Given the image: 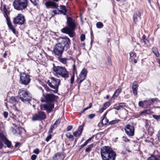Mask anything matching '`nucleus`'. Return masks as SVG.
<instances>
[{
  "mask_svg": "<svg viewBox=\"0 0 160 160\" xmlns=\"http://www.w3.org/2000/svg\"><path fill=\"white\" fill-rule=\"evenodd\" d=\"M3 10L4 12V16L6 18L7 21L10 20V19L8 17V15L9 14V13L8 12V10L4 7Z\"/></svg>",
  "mask_w": 160,
  "mask_h": 160,
  "instance_id": "26",
  "label": "nucleus"
},
{
  "mask_svg": "<svg viewBox=\"0 0 160 160\" xmlns=\"http://www.w3.org/2000/svg\"><path fill=\"white\" fill-rule=\"evenodd\" d=\"M37 158L36 155H33L32 156L31 158L32 160H35Z\"/></svg>",
  "mask_w": 160,
  "mask_h": 160,
  "instance_id": "59",
  "label": "nucleus"
},
{
  "mask_svg": "<svg viewBox=\"0 0 160 160\" xmlns=\"http://www.w3.org/2000/svg\"><path fill=\"white\" fill-rule=\"evenodd\" d=\"M20 115L19 111L17 109L16 110H14L13 113L11 112L10 115L12 118L14 119H16V116H19Z\"/></svg>",
  "mask_w": 160,
  "mask_h": 160,
  "instance_id": "19",
  "label": "nucleus"
},
{
  "mask_svg": "<svg viewBox=\"0 0 160 160\" xmlns=\"http://www.w3.org/2000/svg\"><path fill=\"white\" fill-rule=\"evenodd\" d=\"M144 104H145V103H144V102H143L142 101H140L138 103L139 106L142 107H144L143 105Z\"/></svg>",
  "mask_w": 160,
  "mask_h": 160,
  "instance_id": "48",
  "label": "nucleus"
},
{
  "mask_svg": "<svg viewBox=\"0 0 160 160\" xmlns=\"http://www.w3.org/2000/svg\"><path fill=\"white\" fill-rule=\"evenodd\" d=\"M2 132H0V150L2 149L4 146V144L3 143L2 140Z\"/></svg>",
  "mask_w": 160,
  "mask_h": 160,
  "instance_id": "31",
  "label": "nucleus"
},
{
  "mask_svg": "<svg viewBox=\"0 0 160 160\" xmlns=\"http://www.w3.org/2000/svg\"><path fill=\"white\" fill-rule=\"evenodd\" d=\"M46 115L44 112L42 111L38 112L37 113L34 115L32 118L33 121L40 120L45 119Z\"/></svg>",
  "mask_w": 160,
  "mask_h": 160,
  "instance_id": "11",
  "label": "nucleus"
},
{
  "mask_svg": "<svg viewBox=\"0 0 160 160\" xmlns=\"http://www.w3.org/2000/svg\"><path fill=\"white\" fill-rule=\"evenodd\" d=\"M158 99V98H156L151 99L150 101H151L152 103L149 104V105H151V104H152L154 102V101H157Z\"/></svg>",
  "mask_w": 160,
  "mask_h": 160,
  "instance_id": "49",
  "label": "nucleus"
},
{
  "mask_svg": "<svg viewBox=\"0 0 160 160\" xmlns=\"http://www.w3.org/2000/svg\"><path fill=\"white\" fill-rule=\"evenodd\" d=\"M18 98L17 97H11L9 100V103L15 104V103L18 102L17 99Z\"/></svg>",
  "mask_w": 160,
  "mask_h": 160,
  "instance_id": "24",
  "label": "nucleus"
},
{
  "mask_svg": "<svg viewBox=\"0 0 160 160\" xmlns=\"http://www.w3.org/2000/svg\"><path fill=\"white\" fill-rule=\"evenodd\" d=\"M66 136L71 141H72L74 140L73 136L69 132H68L66 134Z\"/></svg>",
  "mask_w": 160,
  "mask_h": 160,
  "instance_id": "32",
  "label": "nucleus"
},
{
  "mask_svg": "<svg viewBox=\"0 0 160 160\" xmlns=\"http://www.w3.org/2000/svg\"><path fill=\"white\" fill-rule=\"evenodd\" d=\"M31 2L33 4L34 6H36L37 5L38 3V0H30Z\"/></svg>",
  "mask_w": 160,
  "mask_h": 160,
  "instance_id": "40",
  "label": "nucleus"
},
{
  "mask_svg": "<svg viewBox=\"0 0 160 160\" xmlns=\"http://www.w3.org/2000/svg\"><path fill=\"white\" fill-rule=\"evenodd\" d=\"M60 120L58 119L57 120L56 122H55L54 123L56 124L57 126L60 123Z\"/></svg>",
  "mask_w": 160,
  "mask_h": 160,
  "instance_id": "60",
  "label": "nucleus"
},
{
  "mask_svg": "<svg viewBox=\"0 0 160 160\" xmlns=\"http://www.w3.org/2000/svg\"><path fill=\"white\" fill-rule=\"evenodd\" d=\"M92 138V137H91L88 139L81 146V148H82L86 145H87L88 142L91 140V139Z\"/></svg>",
  "mask_w": 160,
  "mask_h": 160,
  "instance_id": "33",
  "label": "nucleus"
},
{
  "mask_svg": "<svg viewBox=\"0 0 160 160\" xmlns=\"http://www.w3.org/2000/svg\"><path fill=\"white\" fill-rule=\"evenodd\" d=\"M2 140L3 143L6 144L8 148H10L12 144L11 142L7 139L4 134L3 133H2Z\"/></svg>",
  "mask_w": 160,
  "mask_h": 160,
  "instance_id": "15",
  "label": "nucleus"
},
{
  "mask_svg": "<svg viewBox=\"0 0 160 160\" xmlns=\"http://www.w3.org/2000/svg\"><path fill=\"white\" fill-rule=\"evenodd\" d=\"M107 113L104 114L103 116V118L102 119V122L103 124H106L108 121V120L106 118Z\"/></svg>",
  "mask_w": 160,
  "mask_h": 160,
  "instance_id": "28",
  "label": "nucleus"
},
{
  "mask_svg": "<svg viewBox=\"0 0 160 160\" xmlns=\"http://www.w3.org/2000/svg\"><path fill=\"white\" fill-rule=\"evenodd\" d=\"M60 10L58 9V12L63 13L64 15H65L66 13L67 12L65 6L64 5H61L60 6Z\"/></svg>",
  "mask_w": 160,
  "mask_h": 160,
  "instance_id": "23",
  "label": "nucleus"
},
{
  "mask_svg": "<svg viewBox=\"0 0 160 160\" xmlns=\"http://www.w3.org/2000/svg\"><path fill=\"white\" fill-rule=\"evenodd\" d=\"M87 70L85 68H83L79 76L78 77L77 82L79 84L81 83L86 78L87 74Z\"/></svg>",
  "mask_w": 160,
  "mask_h": 160,
  "instance_id": "10",
  "label": "nucleus"
},
{
  "mask_svg": "<svg viewBox=\"0 0 160 160\" xmlns=\"http://www.w3.org/2000/svg\"><path fill=\"white\" fill-rule=\"evenodd\" d=\"M20 144V143L19 142H17L16 143L15 146L16 148H17Z\"/></svg>",
  "mask_w": 160,
  "mask_h": 160,
  "instance_id": "64",
  "label": "nucleus"
},
{
  "mask_svg": "<svg viewBox=\"0 0 160 160\" xmlns=\"http://www.w3.org/2000/svg\"><path fill=\"white\" fill-rule=\"evenodd\" d=\"M72 128V127L71 126H69L67 128V131H69Z\"/></svg>",
  "mask_w": 160,
  "mask_h": 160,
  "instance_id": "62",
  "label": "nucleus"
},
{
  "mask_svg": "<svg viewBox=\"0 0 160 160\" xmlns=\"http://www.w3.org/2000/svg\"><path fill=\"white\" fill-rule=\"evenodd\" d=\"M85 38V35L82 34L81 36V40L82 41H83Z\"/></svg>",
  "mask_w": 160,
  "mask_h": 160,
  "instance_id": "45",
  "label": "nucleus"
},
{
  "mask_svg": "<svg viewBox=\"0 0 160 160\" xmlns=\"http://www.w3.org/2000/svg\"><path fill=\"white\" fill-rule=\"evenodd\" d=\"M129 55L130 57V60L132 62L133 61L135 63H137V61L135 59V58L136 57V53L134 52H130Z\"/></svg>",
  "mask_w": 160,
  "mask_h": 160,
  "instance_id": "17",
  "label": "nucleus"
},
{
  "mask_svg": "<svg viewBox=\"0 0 160 160\" xmlns=\"http://www.w3.org/2000/svg\"><path fill=\"white\" fill-rule=\"evenodd\" d=\"M118 105H119L122 108L123 107L126 106V103H120Z\"/></svg>",
  "mask_w": 160,
  "mask_h": 160,
  "instance_id": "56",
  "label": "nucleus"
},
{
  "mask_svg": "<svg viewBox=\"0 0 160 160\" xmlns=\"http://www.w3.org/2000/svg\"><path fill=\"white\" fill-rule=\"evenodd\" d=\"M33 153L38 154L39 152V150L38 149L36 148L33 150Z\"/></svg>",
  "mask_w": 160,
  "mask_h": 160,
  "instance_id": "50",
  "label": "nucleus"
},
{
  "mask_svg": "<svg viewBox=\"0 0 160 160\" xmlns=\"http://www.w3.org/2000/svg\"><path fill=\"white\" fill-rule=\"evenodd\" d=\"M20 115L19 111L17 109L16 110H14L13 113L11 112L10 115L12 118L14 119H16V116H19Z\"/></svg>",
  "mask_w": 160,
  "mask_h": 160,
  "instance_id": "18",
  "label": "nucleus"
},
{
  "mask_svg": "<svg viewBox=\"0 0 160 160\" xmlns=\"http://www.w3.org/2000/svg\"><path fill=\"white\" fill-rule=\"evenodd\" d=\"M60 80L58 79L52 78L48 80L47 83L50 88L47 85L44 86V87L47 92L52 91L55 93L58 92V86L60 85Z\"/></svg>",
  "mask_w": 160,
  "mask_h": 160,
  "instance_id": "5",
  "label": "nucleus"
},
{
  "mask_svg": "<svg viewBox=\"0 0 160 160\" xmlns=\"http://www.w3.org/2000/svg\"><path fill=\"white\" fill-rule=\"evenodd\" d=\"M118 120H113L110 122V123L111 124H113L118 122Z\"/></svg>",
  "mask_w": 160,
  "mask_h": 160,
  "instance_id": "54",
  "label": "nucleus"
},
{
  "mask_svg": "<svg viewBox=\"0 0 160 160\" xmlns=\"http://www.w3.org/2000/svg\"><path fill=\"white\" fill-rule=\"evenodd\" d=\"M30 81L29 76L25 72L20 73V82L25 85H27Z\"/></svg>",
  "mask_w": 160,
  "mask_h": 160,
  "instance_id": "9",
  "label": "nucleus"
},
{
  "mask_svg": "<svg viewBox=\"0 0 160 160\" xmlns=\"http://www.w3.org/2000/svg\"><path fill=\"white\" fill-rule=\"evenodd\" d=\"M91 107H92V104L91 103H90L89 104V106L88 107H87L86 108H84L83 109L82 112H84L85 111H86L89 109H90Z\"/></svg>",
  "mask_w": 160,
  "mask_h": 160,
  "instance_id": "42",
  "label": "nucleus"
},
{
  "mask_svg": "<svg viewBox=\"0 0 160 160\" xmlns=\"http://www.w3.org/2000/svg\"><path fill=\"white\" fill-rule=\"evenodd\" d=\"M124 129L125 133L128 135L129 136H134V128L133 125L127 124L125 126Z\"/></svg>",
  "mask_w": 160,
  "mask_h": 160,
  "instance_id": "13",
  "label": "nucleus"
},
{
  "mask_svg": "<svg viewBox=\"0 0 160 160\" xmlns=\"http://www.w3.org/2000/svg\"><path fill=\"white\" fill-rule=\"evenodd\" d=\"M102 160H115L116 154L110 147L104 146L101 149Z\"/></svg>",
  "mask_w": 160,
  "mask_h": 160,
  "instance_id": "3",
  "label": "nucleus"
},
{
  "mask_svg": "<svg viewBox=\"0 0 160 160\" xmlns=\"http://www.w3.org/2000/svg\"><path fill=\"white\" fill-rule=\"evenodd\" d=\"M20 98L21 100L24 102H28L30 104H32L31 102H35L34 99L32 98L29 92L25 88H22L18 91Z\"/></svg>",
  "mask_w": 160,
  "mask_h": 160,
  "instance_id": "6",
  "label": "nucleus"
},
{
  "mask_svg": "<svg viewBox=\"0 0 160 160\" xmlns=\"http://www.w3.org/2000/svg\"><path fill=\"white\" fill-rule=\"evenodd\" d=\"M152 51L156 57H158L159 55L157 48L155 47H153L152 48Z\"/></svg>",
  "mask_w": 160,
  "mask_h": 160,
  "instance_id": "29",
  "label": "nucleus"
},
{
  "mask_svg": "<svg viewBox=\"0 0 160 160\" xmlns=\"http://www.w3.org/2000/svg\"><path fill=\"white\" fill-rule=\"evenodd\" d=\"M60 154L59 153H58L54 155L52 158V159L53 160L58 159L60 158Z\"/></svg>",
  "mask_w": 160,
  "mask_h": 160,
  "instance_id": "38",
  "label": "nucleus"
},
{
  "mask_svg": "<svg viewBox=\"0 0 160 160\" xmlns=\"http://www.w3.org/2000/svg\"><path fill=\"white\" fill-rule=\"evenodd\" d=\"M150 112V111L149 110H144L141 112V114H142L143 113H146L149 114Z\"/></svg>",
  "mask_w": 160,
  "mask_h": 160,
  "instance_id": "55",
  "label": "nucleus"
},
{
  "mask_svg": "<svg viewBox=\"0 0 160 160\" xmlns=\"http://www.w3.org/2000/svg\"><path fill=\"white\" fill-rule=\"evenodd\" d=\"M93 147V144H92L88 145L87 148L85 149V152H89L91 151L92 148Z\"/></svg>",
  "mask_w": 160,
  "mask_h": 160,
  "instance_id": "34",
  "label": "nucleus"
},
{
  "mask_svg": "<svg viewBox=\"0 0 160 160\" xmlns=\"http://www.w3.org/2000/svg\"><path fill=\"white\" fill-rule=\"evenodd\" d=\"M8 115V112L4 111L3 112V115L5 118H7Z\"/></svg>",
  "mask_w": 160,
  "mask_h": 160,
  "instance_id": "47",
  "label": "nucleus"
},
{
  "mask_svg": "<svg viewBox=\"0 0 160 160\" xmlns=\"http://www.w3.org/2000/svg\"><path fill=\"white\" fill-rule=\"evenodd\" d=\"M103 26V23L101 22H98L96 24V26L98 28H102Z\"/></svg>",
  "mask_w": 160,
  "mask_h": 160,
  "instance_id": "39",
  "label": "nucleus"
},
{
  "mask_svg": "<svg viewBox=\"0 0 160 160\" xmlns=\"http://www.w3.org/2000/svg\"><path fill=\"white\" fill-rule=\"evenodd\" d=\"M95 116V115L94 114H90L88 115V118L90 119H92Z\"/></svg>",
  "mask_w": 160,
  "mask_h": 160,
  "instance_id": "53",
  "label": "nucleus"
},
{
  "mask_svg": "<svg viewBox=\"0 0 160 160\" xmlns=\"http://www.w3.org/2000/svg\"><path fill=\"white\" fill-rule=\"evenodd\" d=\"M83 130V126H80L79 127L78 130L73 133L75 137L78 136L82 132Z\"/></svg>",
  "mask_w": 160,
  "mask_h": 160,
  "instance_id": "20",
  "label": "nucleus"
},
{
  "mask_svg": "<svg viewBox=\"0 0 160 160\" xmlns=\"http://www.w3.org/2000/svg\"><path fill=\"white\" fill-rule=\"evenodd\" d=\"M137 90L138 89H132L133 93L135 96H136L137 94Z\"/></svg>",
  "mask_w": 160,
  "mask_h": 160,
  "instance_id": "57",
  "label": "nucleus"
},
{
  "mask_svg": "<svg viewBox=\"0 0 160 160\" xmlns=\"http://www.w3.org/2000/svg\"><path fill=\"white\" fill-rule=\"evenodd\" d=\"M152 103L151 101L150 100H149L148 101H144V103H145V104H147V106H149L150 105H149V104Z\"/></svg>",
  "mask_w": 160,
  "mask_h": 160,
  "instance_id": "52",
  "label": "nucleus"
},
{
  "mask_svg": "<svg viewBox=\"0 0 160 160\" xmlns=\"http://www.w3.org/2000/svg\"><path fill=\"white\" fill-rule=\"evenodd\" d=\"M110 104L109 102H105L104 105L103 106V107L105 108L106 109L107 108H108L110 105Z\"/></svg>",
  "mask_w": 160,
  "mask_h": 160,
  "instance_id": "41",
  "label": "nucleus"
},
{
  "mask_svg": "<svg viewBox=\"0 0 160 160\" xmlns=\"http://www.w3.org/2000/svg\"><path fill=\"white\" fill-rule=\"evenodd\" d=\"M45 99L41 100L42 102H48L47 104H42L40 106V108L42 110H46L48 112H51L54 108V104L52 102L55 99V96L53 94H47L44 95Z\"/></svg>",
  "mask_w": 160,
  "mask_h": 160,
  "instance_id": "2",
  "label": "nucleus"
},
{
  "mask_svg": "<svg viewBox=\"0 0 160 160\" xmlns=\"http://www.w3.org/2000/svg\"><path fill=\"white\" fill-rule=\"evenodd\" d=\"M122 140L125 142H128L129 141V139H128L127 137L124 136H123L122 137Z\"/></svg>",
  "mask_w": 160,
  "mask_h": 160,
  "instance_id": "46",
  "label": "nucleus"
},
{
  "mask_svg": "<svg viewBox=\"0 0 160 160\" xmlns=\"http://www.w3.org/2000/svg\"><path fill=\"white\" fill-rule=\"evenodd\" d=\"M25 21L24 16L21 14H18L16 18H14L13 22L15 24L22 25Z\"/></svg>",
  "mask_w": 160,
  "mask_h": 160,
  "instance_id": "12",
  "label": "nucleus"
},
{
  "mask_svg": "<svg viewBox=\"0 0 160 160\" xmlns=\"http://www.w3.org/2000/svg\"><path fill=\"white\" fill-rule=\"evenodd\" d=\"M57 126L54 123L51 126L49 130V133H51L52 132L53 129L55 128Z\"/></svg>",
  "mask_w": 160,
  "mask_h": 160,
  "instance_id": "36",
  "label": "nucleus"
},
{
  "mask_svg": "<svg viewBox=\"0 0 160 160\" xmlns=\"http://www.w3.org/2000/svg\"><path fill=\"white\" fill-rule=\"evenodd\" d=\"M67 27L62 29L61 32L68 34L70 37L72 38L75 35L74 30L75 28V25L74 21L71 18L68 17L67 18Z\"/></svg>",
  "mask_w": 160,
  "mask_h": 160,
  "instance_id": "4",
  "label": "nucleus"
},
{
  "mask_svg": "<svg viewBox=\"0 0 160 160\" xmlns=\"http://www.w3.org/2000/svg\"><path fill=\"white\" fill-rule=\"evenodd\" d=\"M52 137V135L50 134L49 135H48L46 138V141L47 142H48L49 140Z\"/></svg>",
  "mask_w": 160,
  "mask_h": 160,
  "instance_id": "51",
  "label": "nucleus"
},
{
  "mask_svg": "<svg viewBox=\"0 0 160 160\" xmlns=\"http://www.w3.org/2000/svg\"><path fill=\"white\" fill-rule=\"evenodd\" d=\"M52 70L54 75L58 77L61 76L64 78L68 77V72L65 68L54 66Z\"/></svg>",
  "mask_w": 160,
  "mask_h": 160,
  "instance_id": "7",
  "label": "nucleus"
},
{
  "mask_svg": "<svg viewBox=\"0 0 160 160\" xmlns=\"http://www.w3.org/2000/svg\"><path fill=\"white\" fill-rule=\"evenodd\" d=\"M34 100L35 101V102H32V101L31 102V104H31V105H32V104H33L32 105V106L34 108H35V105L34 104V103H36V100Z\"/></svg>",
  "mask_w": 160,
  "mask_h": 160,
  "instance_id": "63",
  "label": "nucleus"
},
{
  "mask_svg": "<svg viewBox=\"0 0 160 160\" xmlns=\"http://www.w3.org/2000/svg\"><path fill=\"white\" fill-rule=\"evenodd\" d=\"M58 43L55 45L53 48L54 54L59 57H61L64 48L66 50L70 47L71 44L70 40L67 37H61L58 39Z\"/></svg>",
  "mask_w": 160,
  "mask_h": 160,
  "instance_id": "1",
  "label": "nucleus"
},
{
  "mask_svg": "<svg viewBox=\"0 0 160 160\" xmlns=\"http://www.w3.org/2000/svg\"><path fill=\"white\" fill-rule=\"evenodd\" d=\"M69 60L68 58H60L59 61L62 63L66 64L67 63V61Z\"/></svg>",
  "mask_w": 160,
  "mask_h": 160,
  "instance_id": "30",
  "label": "nucleus"
},
{
  "mask_svg": "<svg viewBox=\"0 0 160 160\" xmlns=\"http://www.w3.org/2000/svg\"><path fill=\"white\" fill-rule=\"evenodd\" d=\"M148 160H160V156H152L148 158Z\"/></svg>",
  "mask_w": 160,
  "mask_h": 160,
  "instance_id": "27",
  "label": "nucleus"
},
{
  "mask_svg": "<svg viewBox=\"0 0 160 160\" xmlns=\"http://www.w3.org/2000/svg\"><path fill=\"white\" fill-rule=\"evenodd\" d=\"M113 108L118 110H121L122 109V108L121 107L120 105H119L118 106L114 107Z\"/></svg>",
  "mask_w": 160,
  "mask_h": 160,
  "instance_id": "44",
  "label": "nucleus"
},
{
  "mask_svg": "<svg viewBox=\"0 0 160 160\" xmlns=\"http://www.w3.org/2000/svg\"><path fill=\"white\" fill-rule=\"evenodd\" d=\"M138 83L136 82H134L132 84V89H138Z\"/></svg>",
  "mask_w": 160,
  "mask_h": 160,
  "instance_id": "35",
  "label": "nucleus"
},
{
  "mask_svg": "<svg viewBox=\"0 0 160 160\" xmlns=\"http://www.w3.org/2000/svg\"><path fill=\"white\" fill-rule=\"evenodd\" d=\"M121 90L122 88H119L117 89L115 92L112 98L114 99L115 98L117 97L121 92Z\"/></svg>",
  "mask_w": 160,
  "mask_h": 160,
  "instance_id": "25",
  "label": "nucleus"
},
{
  "mask_svg": "<svg viewBox=\"0 0 160 160\" xmlns=\"http://www.w3.org/2000/svg\"><path fill=\"white\" fill-rule=\"evenodd\" d=\"M106 109H105L103 107L102 108H101L99 111L98 112L100 113H102Z\"/></svg>",
  "mask_w": 160,
  "mask_h": 160,
  "instance_id": "58",
  "label": "nucleus"
},
{
  "mask_svg": "<svg viewBox=\"0 0 160 160\" xmlns=\"http://www.w3.org/2000/svg\"><path fill=\"white\" fill-rule=\"evenodd\" d=\"M28 5V0H15L13 3L14 8L18 10L25 9Z\"/></svg>",
  "mask_w": 160,
  "mask_h": 160,
  "instance_id": "8",
  "label": "nucleus"
},
{
  "mask_svg": "<svg viewBox=\"0 0 160 160\" xmlns=\"http://www.w3.org/2000/svg\"><path fill=\"white\" fill-rule=\"evenodd\" d=\"M45 4L47 8H50L56 9L58 7V5L57 4H56L55 2L52 1L47 2L45 3Z\"/></svg>",
  "mask_w": 160,
  "mask_h": 160,
  "instance_id": "14",
  "label": "nucleus"
},
{
  "mask_svg": "<svg viewBox=\"0 0 160 160\" xmlns=\"http://www.w3.org/2000/svg\"><path fill=\"white\" fill-rule=\"evenodd\" d=\"M153 117L157 120L160 119V115H153Z\"/></svg>",
  "mask_w": 160,
  "mask_h": 160,
  "instance_id": "43",
  "label": "nucleus"
},
{
  "mask_svg": "<svg viewBox=\"0 0 160 160\" xmlns=\"http://www.w3.org/2000/svg\"><path fill=\"white\" fill-rule=\"evenodd\" d=\"M74 75H73L71 78V83H72L74 81Z\"/></svg>",
  "mask_w": 160,
  "mask_h": 160,
  "instance_id": "61",
  "label": "nucleus"
},
{
  "mask_svg": "<svg viewBox=\"0 0 160 160\" xmlns=\"http://www.w3.org/2000/svg\"><path fill=\"white\" fill-rule=\"evenodd\" d=\"M7 24L9 29L12 31L14 34H16V30L15 28L13 27L12 26V23L10 22V20L7 21Z\"/></svg>",
  "mask_w": 160,
  "mask_h": 160,
  "instance_id": "22",
  "label": "nucleus"
},
{
  "mask_svg": "<svg viewBox=\"0 0 160 160\" xmlns=\"http://www.w3.org/2000/svg\"><path fill=\"white\" fill-rule=\"evenodd\" d=\"M143 121L145 123V126L147 127V128H148L149 127V123H150V122L149 120H148L147 119H143Z\"/></svg>",
  "mask_w": 160,
  "mask_h": 160,
  "instance_id": "37",
  "label": "nucleus"
},
{
  "mask_svg": "<svg viewBox=\"0 0 160 160\" xmlns=\"http://www.w3.org/2000/svg\"><path fill=\"white\" fill-rule=\"evenodd\" d=\"M141 13L138 10L135 11L133 15V22L135 24H136L138 21V18L140 19Z\"/></svg>",
  "mask_w": 160,
  "mask_h": 160,
  "instance_id": "16",
  "label": "nucleus"
},
{
  "mask_svg": "<svg viewBox=\"0 0 160 160\" xmlns=\"http://www.w3.org/2000/svg\"><path fill=\"white\" fill-rule=\"evenodd\" d=\"M13 126L12 127V132L13 134H16L19 132V128L15 124H13Z\"/></svg>",
  "mask_w": 160,
  "mask_h": 160,
  "instance_id": "21",
  "label": "nucleus"
}]
</instances>
